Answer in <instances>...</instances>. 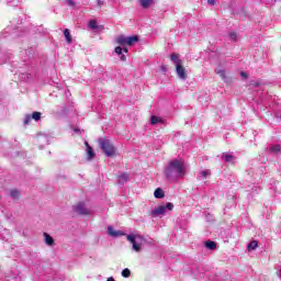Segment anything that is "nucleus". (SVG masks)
<instances>
[{
	"label": "nucleus",
	"instance_id": "obj_19",
	"mask_svg": "<svg viewBox=\"0 0 281 281\" xmlns=\"http://www.w3.org/2000/svg\"><path fill=\"white\" fill-rule=\"evenodd\" d=\"M64 36H65L67 43H71V32L69 31V29H65Z\"/></svg>",
	"mask_w": 281,
	"mask_h": 281
},
{
	"label": "nucleus",
	"instance_id": "obj_26",
	"mask_svg": "<svg viewBox=\"0 0 281 281\" xmlns=\"http://www.w3.org/2000/svg\"><path fill=\"white\" fill-rule=\"evenodd\" d=\"M280 150H281L280 145H272V146L270 147V151H271V153H280Z\"/></svg>",
	"mask_w": 281,
	"mask_h": 281
},
{
	"label": "nucleus",
	"instance_id": "obj_21",
	"mask_svg": "<svg viewBox=\"0 0 281 281\" xmlns=\"http://www.w3.org/2000/svg\"><path fill=\"white\" fill-rule=\"evenodd\" d=\"M23 0H7L8 5H12L13 8H16L19 3H22Z\"/></svg>",
	"mask_w": 281,
	"mask_h": 281
},
{
	"label": "nucleus",
	"instance_id": "obj_15",
	"mask_svg": "<svg viewBox=\"0 0 281 281\" xmlns=\"http://www.w3.org/2000/svg\"><path fill=\"white\" fill-rule=\"evenodd\" d=\"M205 247L206 249H211V251H214V249H216V243L213 240H206Z\"/></svg>",
	"mask_w": 281,
	"mask_h": 281
},
{
	"label": "nucleus",
	"instance_id": "obj_40",
	"mask_svg": "<svg viewBox=\"0 0 281 281\" xmlns=\"http://www.w3.org/2000/svg\"><path fill=\"white\" fill-rule=\"evenodd\" d=\"M162 71H166V66H161Z\"/></svg>",
	"mask_w": 281,
	"mask_h": 281
},
{
	"label": "nucleus",
	"instance_id": "obj_16",
	"mask_svg": "<svg viewBox=\"0 0 281 281\" xmlns=\"http://www.w3.org/2000/svg\"><path fill=\"white\" fill-rule=\"evenodd\" d=\"M140 3V7L145 10L150 8V4L153 3V0H138Z\"/></svg>",
	"mask_w": 281,
	"mask_h": 281
},
{
	"label": "nucleus",
	"instance_id": "obj_24",
	"mask_svg": "<svg viewBox=\"0 0 281 281\" xmlns=\"http://www.w3.org/2000/svg\"><path fill=\"white\" fill-rule=\"evenodd\" d=\"M257 248H258V241L256 240L250 241V244L248 245L249 251H254V249H257Z\"/></svg>",
	"mask_w": 281,
	"mask_h": 281
},
{
	"label": "nucleus",
	"instance_id": "obj_30",
	"mask_svg": "<svg viewBox=\"0 0 281 281\" xmlns=\"http://www.w3.org/2000/svg\"><path fill=\"white\" fill-rule=\"evenodd\" d=\"M32 122V115L27 114L24 119V124H30Z\"/></svg>",
	"mask_w": 281,
	"mask_h": 281
},
{
	"label": "nucleus",
	"instance_id": "obj_41",
	"mask_svg": "<svg viewBox=\"0 0 281 281\" xmlns=\"http://www.w3.org/2000/svg\"><path fill=\"white\" fill-rule=\"evenodd\" d=\"M80 214H88L87 212H81Z\"/></svg>",
	"mask_w": 281,
	"mask_h": 281
},
{
	"label": "nucleus",
	"instance_id": "obj_39",
	"mask_svg": "<svg viewBox=\"0 0 281 281\" xmlns=\"http://www.w3.org/2000/svg\"><path fill=\"white\" fill-rule=\"evenodd\" d=\"M108 281H115V279L113 277H110Z\"/></svg>",
	"mask_w": 281,
	"mask_h": 281
},
{
	"label": "nucleus",
	"instance_id": "obj_14",
	"mask_svg": "<svg viewBox=\"0 0 281 281\" xmlns=\"http://www.w3.org/2000/svg\"><path fill=\"white\" fill-rule=\"evenodd\" d=\"M44 238H45V243H46V245H48V247H54V237H52L47 233H44Z\"/></svg>",
	"mask_w": 281,
	"mask_h": 281
},
{
	"label": "nucleus",
	"instance_id": "obj_20",
	"mask_svg": "<svg viewBox=\"0 0 281 281\" xmlns=\"http://www.w3.org/2000/svg\"><path fill=\"white\" fill-rule=\"evenodd\" d=\"M161 122H162V120L159 116H151V119H150V124H153L154 126L156 124H161Z\"/></svg>",
	"mask_w": 281,
	"mask_h": 281
},
{
	"label": "nucleus",
	"instance_id": "obj_5",
	"mask_svg": "<svg viewBox=\"0 0 281 281\" xmlns=\"http://www.w3.org/2000/svg\"><path fill=\"white\" fill-rule=\"evenodd\" d=\"M126 239L132 243L134 251H142V240H144L142 235L130 234L126 236Z\"/></svg>",
	"mask_w": 281,
	"mask_h": 281
},
{
	"label": "nucleus",
	"instance_id": "obj_18",
	"mask_svg": "<svg viewBox=\"0 0 281 281\" xmlns=\"http://www.w3.org/2000/svg\"><path fill=\"white\" fill-rule=\"evenodd\" d=\"M128 179H130L128 173H122L121 176H119V183H126Z\"/></svg>",
	"mask_w": 281,
	"mask_h": 281
},
{
	"label": "nucleus",
	"instance_id": "obj_2",
	"mask_svg": "<svg viewBox=\"0 0 281 281\" xmlns=\"http://www.w3.org/2000/svg\"><path fill=\"white\" fill-rule=\"evenodd\" d=\"M171 61L176 67V74L180 80H188V70L183 67V60L179 57V54L173 53L170 56Z\"/></svg>",
	"mask_w": 281,
	"mask_h": 281
},
{
	"label": "nucleus",
	"instance_id": "obj_31",
	"mask_svg": "<svg viewBox=\"0 0 281 281\" xmlns=\"http://www.w3.org/2000/svg\"><path fill=\"white\" fill-rule=\"evenodd\" d=\"M229 38L231 41H236V38H238V35L234 32L229 33Z\"/></svg>",
	"mask_w": 281,
	"mask_h": 281
},
{
	"label": "nucleus",
	"instance_id": "obj_22",
	"mask_svg": "<svg viewBox=\"0 0 281 281\" xmlns=\"http://www.w3.org/2000/svg\"><path fill=\"white\" fill-rule=\"evenodd\" d=\"M260 187L252 184V187L248 190V192H251V194H258L260 192Z\"/></svg>",
	"mask_w": 281,
	"mask_h": 281
},
{
	"label": "nucleus",
	"instance_id": "obj_6",
	"mask_svg": "<svg viewBox=\"0 0 281 281\" xmlns=\"http://www.w3.org/2000/svg\"><path fill=\"white\" fill-rule=\"evenodd\" d=\"M215 74L217 75V76H220V78H222V80L224 81V82H228V78H227V70L225 69V67H223V66H217L216 68H215Z\"/></svg>",
	"mask_w": 281,
	"mask_h": 281
},
{
	"label": "nucleus",
	"instance_id": "obj_11",
	"mask_svg": "<svg viewBox=\"0 0 281 281\" xmlns=\"http://www.w3.org/2000/svg\"><path fill=\"white\" fill-rule=\"evenodd\" d=\"M210 175H212V172L210 170H202L198 175V180L199 181H205V179H207V177H210Z\"/></svg>",
	"mask_w": 281,
	"mask_h": 281
},
{
	"label": "nucleus",
	"instance_id": "obj_29",
	"mask_svg": "<svg viewBox=\"0 0 281 281\" xmlns=\"http://www.w3.org/2000/svg\"><path fill=\"white\" fill-rule=\"evenodd\" d=\"M114 52H115V54H117V56H121V54H122V46H116L114 48Z\"/></svg>",
	"mask_w": 281,
	"mask_h": 281
},
{
	"label": "nucleus",
	"instance_id": "obj_27",
	"mask_svg": "<svg viewBox=\"0 0 281 281\" xmlns=\"http://www.w3.org/2000/svg\"><path fill=\"white\" fill-rule=\"evenodd\" d=\"M122 276H123V278H131V270L128 268H125L122 271Z\"/></svg>",
	"mask_w": 281,
	"mask_h": 281
},
{
	"label": "nucleus",
	"instance_id": "obj_3",
	"mask_svg": "<svg viewBox=\"0 0 281 281\" xmlns=\"http://www.w3.org/2000/svg\"><path fill=\"white\" fill-rule=\"evenodd\" d=\"M99 146L101 150L104 153L105 157H115V146L108 138H100Z\"/></svg>",
	"mask_w": 281,
	"mask_h": 281
},
{
	"label": "nucleus",
	"instance_id": "obj_33",
	"mask_svg": "<svg viewBox=\"0 0 281 281\" xmlns=\"http://www.w3.org/2000/svg\"><path fill=\"white\" fill-rule=\"evenodd\" d=\"M97 5H99V8L104 5V0H97Z\"/></svg>",
	"mask_w": 281,
	"mask_h": 281
},
{
	"label": "nucleus",
	"instance_id": "obj_38",
	"mask_svg": "<svg viewBox=\"0 0 281 281\" xmlns=\"http://www.w3.org/2000/svg\"><path fill=\"white\" fill-rule=\"evenodd\" d=\"M121 60H123V61L126 60V56H125V55H122V56H121Z\"/></svg>",
	"mask_w": 281,
	"mask_h": 281
},
{
	"label": "nucleus",
	"instance_id": "obj_34",
	"mask_svg": "<svg viewBox=\"0 0 281 281\" xmlns=\"http://www.w3.org/2000/svg\"><path fill=\"white\" fill-rule=\"evenodd\" d=\"M209 5H214L216 3V0H207Z\"/></svg>",
	"mask_w": 281,
	"mask_h": 281
},
{
	"label": "nucleus",
	"instance_id": "obj_42",
	"mask_svg": "<svg viewBox=\"0 0 281 281\" xmlns=\"http://www.w3.org/2000/svg\"><path fill=\"white\" fill-rule=\"evenodd\" d=\"M75 133H78V130H75Z\"/></svg>",
	"mask_w": 281,
	"mask_h": 281
},
{
	"label": "nucleus",
	"instance_id": "obj_1",
	"mask_svg": "<svg viewBox=\"0 0 281 281\" xmlns=\"http://www.w3.org/2000/svg\"><path fill=\"white\" fill-rule=\"evenodd\" d=\"M188 172V165L183 159H172L167 162V166L164 169V175L167 181H179L183 179Z\"/></svg>",
	"mask_w": 281,
	"mask_h": 281
},
{
	"label": "nucleus",
	"instance_id": "obj_12",
	"mask_svg": "<svg viewBox=\"0 0 281 281\" xmlns=\"http://www.w3.org/2000/svg\"><path fill=\"white\" fill-rule=\"evenodd\" d=\"M155 199H164L166 196V193L164 192V189L157 188L154 192Z\"/></svg>",
	"mask_w": 281,
	"mask_h": 281
},
{
	"label": "nucleus",
	"instance_id": "obj_35",
	"mask_svg": "<svg viewBox=\"0 0 281 281\" xmlns=\"http://www.w3.org/2000/svg\"><path fill=\"white\" fill-rule=\"evenodd\" d=\"M240 76H241V78H245V79L248 78L247 72H245V71H241V72H240Z\"/></svg>",
	"mask_w": 281,
	"mask_h": 281
},
{
	"label": "nucleus",
	"instance_id": "obj_4",
	"mask_svg": "<svg viewBox=\"0 0 281 281\" xmlns=\"http://www.w3.org/2000/svg\"><path fill=\"white\" fill-rule=\"evenodd\" d=\"M116 43L122 47H126V45L128 47H133V45L139 43V37L137 35H133V36L121 35L116 38Z\"/></svg>",
	"mask_w": 281,
	"mask_h": 281
},
{
	"label": "nucleus",
	"instance_id": "obj_37",
	"mask_svg": "<svg viewBox=\"0 0 281 281\" xmlns=\"http://www.w3.org/2000/svg\"><path fill=\"white\" fill-rule=\"evenodd\" d=\"M123 52H125V54H128V48L123 47Z\"/></svg>",
	"mask_w": 281,
	"mask_h": 281
},
{
	"label": "nucleus",
	"instance_id": "obj_17",
	"mask_svg": "<svg viewBox=\"0 0 281 281\" xmlns=\"http://www.w3.org/2000/svg\"><path fill=\"white\" fill-rule=\"evenodd\" d=\"M9 196H11V199H19V196H21V192H19L16 189H12L9 192Z\"/></svg>",
	"mask_w": 281,
	"mask_h": 281
},
{
	"label": "nucleus",
	"instance_id": "obj_7",
	"mask_svg": "<svg viewBox=\"0 0 281 281\" xmlns=\"http://www.w3.org/2000/svg\"><path fill=\"white\" fill-rule=\"evenodd\" d=\"M175 210V204L168 202L167 204L159 205L154 212H172Z\"/></svg>",
	"mask_w": 281,
	"mask_h": 281
},
{
	"label": "nucleus",
	"instance_id": "obj_36",
	"mask_svg": "<svg viewBox=\"0 0 281 281\" xmlns=\"http://www.w3.org/2000/svg\"><path fill=\"white\" fill-rule=\"evenodd\" d=\"M205 218H206V221H212V215H211V213H207V214L205 215Z\"/></svg>",
	"mask_w": 281,
	"mask_h": 281
},
{
	"label": "nucleus",
	"instance_id": "obj_32",
	"mask_svg": "<svg viewBox=\"0 0 281 281\" xmlns=\"http://www.w3.org/2000/svg\"><path fill=\"white\" fill-rule=\"evenodd\" d=\"M66 1L70 8H74L76 5V2L74 0H66Z\"/></svg>",
	"mask_w": 281,
	"mask_h": 281
},
{
	"label": "nucleus",
	"instance_id": "obj_25",
	"mask_svg": "<svg viewBox=\"0 0 281 281\" xmlns=\"http://www.w3.org/2000/svg\"><path fill=\"white\" fill-rule=\"evenodd\" d=\"M31 117L35 120V122H38V120H41V112H33Z\"/></svg>",
	"mask_w": 281,
	"mask_h": 281
},
{
	"label": "nucleus",
	"instance_id": "obj_28",
	"mask_svg": "<svg viewBox=\"0 0 281 281\" xmlns=\"http://www.w3.org/2000/svg\"><path fill=\"white\" fill-rule=\"evenodd\" d=\"M164 214V212H151V218H157V216L161 218Z\"/></svg>",
	"mask_w": 281,
	"mask_h": 281
},
{
	"label": "nucleus",
	"instance_id": "obj_23",
	"mask_svg": "<svg viewBox=\"0 0 281 281\" xmlns=\"http://www.w3.org/2000/svg\"><path fill=\"white\" fill-rule=\"evenodd\" d=\"M88 26L90 30H98V22L95 20H90Z\"/></svg>",
	"mask_w": 281,
	"mask_h": 281
},
{
	"label": "nucleus",
	"instance_id": "obj_9",
	"mask_svg": "<svg viewBox=\"0 0 281 281\" xmlns=\"http://www.w3.org/2000/svg\"><path fill=\"white\" fill-rule=\"evenodd\" d=\"M108 234L109 236H112V238H119V236H124V234L121 231H115L113 226L108 227Z\"/></svg>",
	"mask_w": 281,
	"mask_h": 281
},
{
	"label": "nucleus",
	"instance_id": "obj_10",
	"mask_svg": "<svg viewBox=\"0 0 281 281\" xmlns=\"http://www.w3.org/2000/svg\"><path fill=\"white\" fill-rule=\"evenodd\" d=\"M86 144V150H87V155H88V159H94L95 158V153L93 151V147H91V145H89L88 142L85 143Z\"/></svg>",
	"mask_w": 281,
	"mask_h": 281
},
{
	"label": "nucleus",
	"instance_id": "obj_13",
	"mask_svg": "<svg viewBox=\"0 0 281 281\" xmlns=\"http://www.w3.org/2000/svg\"><path fill=\"white\" fill-rule=\"evenodd\" d=\"M75 212H87V205L85 202H79L75 206Z\"/></svg>",
	"mask_w": 281,
	"mask_h": 281
},
{
	"label": "nucleus",
	"instance_id": "obj_8",
	"mask_svg": "<svg viewBox=\"0 0 281 281\" xmlns=\"http://www.w3.org/2000/svg\"><path fill=\"white\" fill-rule=\"evenodd\" d=\"M222 159L226 164H234V161H236V157H234V155H232V153H223Z\"/></svg>",
	"mask_w": 281,
	"mask_h": 281
}]
</instances>
